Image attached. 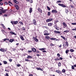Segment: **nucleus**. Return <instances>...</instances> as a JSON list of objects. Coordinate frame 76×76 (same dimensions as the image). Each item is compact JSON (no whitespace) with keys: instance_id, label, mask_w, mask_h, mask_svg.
<instances>
[{"instance_id":"nucleus-14","label":"nucleus","mask_w":76,"mask_h":76,"mask_svg":"<svg viewBox=\"0 0 76 76\" xmlns=\"http://www.w3.org/2000/svg\"><path fill=\"white\" fill-rule=\"evenodd\" d=\"M10 33L12 34V35H16V33L13 32V31H10Z\"/></svg>"},{"instance_id":"nucleus-55","label":"nucleus","mask_w":76,"mask_h":76,"mask_svg":"<svg viewBox=\"0 0 76 76\" xmlns=\"http://www.w3.org/2000/svg\"><path fill=\"white\" fill-rule=\"evenodd\" d=\"M20 24L21 25H23V23L22 22H20Z\"/></svg>"},{"instance_id":"nucleus-37","label":"nucleus","mask_w":76,"mask_h":76,"mask_svg":"<svg viewBox=\"0 0 76 76\" xmlns=\"http://www.w3.org/2000/svg\"><path fill=\"white\" fill-rule=\"evenodd\" d=\"M75 66H74H74H72V69H75V67H74Z\"/></svg>"},{"instance_id":"nucleus-61","label":"nucleus","mask_w":76,"mask_h":76,"mask_svg":"<svg viewBox=\"0 0 76 76\" xmlns=\"http://www.w3.org/2000/svg\"><path fill=\"white\" fill-rule=\"evenodd\" d=\"M50 46H54V45H53V44L52 43L50 44Z\"/></svg>"},{"instance_id":"nucleus-17","label":"nucleus","mask_w":76,"mask_h":76,"mask_svg":"<svg viewBox=\"0 0 76 76\" xmlns=\"http://www.w3.org/2000/svg\"><path fill=\"white\" fill-rule=\"evenodd\" d=\"M61 38H62L64 39V40H67V39L66 38H65V37H64L62 36H61Z\"/></svg>"},{"instance_id":"nucleus-10","label":"nucleus","mask_w":76,"mask_h":76,"mask_svg":"<svg viewBox=\"0 0 76 76\" xmlns=\"http://www.w3.org/2000/svg\"><path fill=\"white\" fill-rule=\"evenodd\" d=\"M15 7L17 10H19V6L18 5H15Z\"/></svg>"},{"instance_id":"nucleus-11","label":"nucleus","mask_w":76,"mask_h":76,"mask_svg":"<svg viewBox=\"0 0 76 76\" xmlns=\"http://www.w3.org/2000/svg\"><path fill=\"white\" fill-rule=\"evenodd\" d=\"M57 11L55 10H53L52 11V13H57Z\"/></svg>"},{"instance_id":"nucleus-31","label":"nucleus","mask_w":76,"mask_h":76,"mask_svg":"<svg viewBox=\"0 0 76 76\" xmlns=\"http://www.w3.org/2000/svg\"><path fill=\"white\" fill-rule=\"evenodd\" d=\"M69 50H66V54H67V53H69Z\"/></svg>"},{"instance_id":"nucleus-44","label":"nucleus","mask_w":76,"mask_h":76,"mask_svg":"<svg viewBox=\"0 0 76 76\" xmlns=\"http://www.w3.org/2000/svg\"><path fill=\"white\" fill-rule=\"evenodd\" d=\"M50 15H51V13L50 12H48V16H50Z\"/></svg>"},{"instance_id":"nucleus-24","label":"nucleus","mask_w":76,"mask_h":76,"mask_svg":"<svg viewBox=\"0 0 76 76\" xmlns=\"http://www.w3.org/2000/svg\"><path fill=\"white\" fill-rule=\"evenodd\" d=\"M14 41V39H10L9 40V42H12Z\"/></svg>"},{"instance_id":"nucleus-16","label":"nucleus","mask_w":76,"mask_h":76,"mask_svg":"<svg viewBox=\"0 0 76 76\" xmlns=\"http://www.w3.org/2000/svg\"><path fill=\"white\" fill-rule=\"evenodd\" d=\"M65 45L66 47H68L69 46V43L67 41L65 42Z\"/></svg>"},{"instance_id":"nucleus-60","label":"nucleus","mask_w":76,"mask_h":76,"mask_svg":"<svg viewBox=\"0 0 76 76\" xmlns=\"http://www.w3.org/2000/svg\"><path fill=\"white\" fill-rule=\"evenodd\" d=\"M39 69H40V68H37L36 69H37V70H39Z\"/></svg>"},{"instance_id":"nucleus-40","label":"nucleus","mask_w":76,"mask_h":76,"mask_svg":"<svg viewBox=\"0 0 76 76\" xmlns=\"http://www.w3.org/2000/svg\"><path fill=\"white\" fill-rule=\"evenodd\" d=\"M47 8L48 9V10H50V8L48 6H47Z\"/></svg>"},{"instance_id":"nucleus-42","label":"nucleus","mask_w":76,"mask_h":76,"mask_svg":"<svg viewBox=\"0 0 76 76\" xmlns=\"http://www.w3.org/2000/svg\"><path fill=\"white\" fill-rule=\"evenodd\" d=\"M6 10H4L2 11V13H4V12H6Z\"/></svg>"},{"instance_id":"nucleus-3","label":"nucleus","mask_w":76,"mask_h":76,"mask_svg":"<svg viewBox=\"0 0 76 76\" xmlns=\"http://www.w3.org/2000/svg\"><path fill=\"white\" fill-rule=\"evenodd\" d=\"M0 50L2 52H6L7 51V50L5 49L1 48L0 49Z\"/></svg>"},{"instance_id":"nucleus-53","label":"nucleus","mask_w":76,"mask_h":76,"mask_svg":"<svg viewBox=\"0 0 76 76\" xmlns=\"http://www.w3.org/2000/svg\"><path fill=\"white\" fill-rule=\"evenodd\" d=\"M5 76H9V74L8 73H6V75H5Z\"/></svg>"},{"instance_id":"nucleus-15","label":"nucleus","mask_w":76,"mask_h":76,"mask_svg":"<svg viewBox=\"0 0 76 76\" xmlns=\"http://www.w3.org/2000/svg\"><path fill=\"white\" fill-rule=\"evenodd\" d=\"M45 38L47 39H48V40H49V39H50V37H49V36H46Z\"/></svg>"},{"instance_id":"nucleus-20","label":"nucleus","mask_w":76,"mask_h":76,"mask_svg":"<svg viewBox=\"0 0 76 76\" xmlns=\"http://www.w3.org/2000/svg\"><path fill=\"white\" fill-rule=\"evenodd\" d=\"M8 3H9V4L10 5V6H13V4H12V3H11V2H10V1H9Z\"/></svg>"},{"instance_id":"nucleus-32","label":"nucleus","mask_w":76,"mask_h":76,"mask_svg":"<svg viewBox=\"0 0 76 76\" xmlns=\"http://www.w3.org/2000/svg\"><path fill=\"white\" fill-rule=\"evenodd\" d=\"M69 51L71 52H74V50L72 49H70L69 50Z\"/></svg>"},{"instance_id":"nucleus-6","label":"nucleus","mask_w":76,"mask_h":76,"mask_svg":"<svg viewBox=\"0 0 76 76\" xmlns=\"http://www.w3.org/2000/svg\"><path fill=\"white\" fill-rule=\"evenodd\" d=\"M33 38L34 39V41H36V42H38V39H37V38L34 37H33Z\"/></svg>"},{"instance_id":"nucleus-18","label":"nucleus","mask_w":76,"mask_h":76,"mask_svg":"<svg viewBox=\"0 0 76 76\" xmlns=\"http://www.w3.org/2000/svg\"><path fill=\"white\" fill-rule=\"evenodd\" d=\"M32 50L33 52H36L37 51V50L35 48H33L32 49Z\"/></svg>"},{"instance_id":"nucleus-9","label":"nucleus","mask_w":76,"mask_h":76,"mask_svg":"<svg viewBox=\"0 0 76 76\" xmlns=\"http://www.w3.org/2000/svg\"><path fill=\"white\" fill-rule=\"evenodd\" d=\"M33 23L34 24V25H37V23H36V21H35V19H34L33 20Z\"/></svg>"},{"instance_id":"nucleus-63","label":"nucleus","mask_w":76,"mask_h":76,"mask_svg":"<svg viewBox=\"0 0 76 76\" xmlns=\"http://www.w3.org/2000/svg\"><path fill=\"white\" fill-rule=\"evenodd\" d=\"M59 47L61 48V45H60L59 46Z\"/></svg>"},{"instance_id":"nucleus-2","label":"nucleus","mask_w":76,"mask_h":76,"mask_svg":"<svg viewBox=\"0 0 76 76\" xmlns=\"http://www.w3.org/2000/svg\"><path fill=\"white\" fill-rule=\"evenodd\" d=\"M11 23H12V25H13V23H14L15 25H16L18 23V21H13V22L11 21Z\"/></svg>"},{"instance_id":"nucleus-51","label":"nucleus","mask_w":76,"mask_h":76,"mask_svg":"<svg viewBox=\"0 0 76 76\" xmlns=\"http://www.w3.org/2000/svg\"><path fill=\"white\" fill-rule=\"evenodd\" d=\"M50 39H51V40H54V38H50Z\"/></svg>"},{"instance_id":"nucleus-36","label":"nucleus","mask_w":76,"mask_h":76,"mask_svg":"<svg viewBox=\"0 0 76 76\" xmlns=\"http://www.w3.org/2000/svg\"><path fill=\"white\" fill-rule=\"evenodd\" d=\"M22 29L23 31H25L26 29L24 27H22Z\"/></svg>"},{"instance_id":"nucleus-33","label":"nucleus","mask_w":76,"mask_h":76,"mask_svg":"<svg viewBox=\"0 0 76 76\" xmlns=\"http://www.w3.org/2000/svg\"><path fill=\"white\" fill-rule=\"evenodd\" d=\"M0 10H1V11H3V8L2 7H0Z\"/></svg>"},{"instance_id":"nucleus-35","label":"nucleus","mask_w":76,"mask_h":76,"mask_svg":"<svg viewBox=\"0 0 76 76\" xmlns=\"http://www.w3.org/2000/svg\"><path fill=\"white\" fill-rule=\"evenodd\" d=\"M58 66L59 67H60V66H61V63L59 62L58 63Z\"/></svg>"},{"instance_id":"nucleus-7","label":"nucleus","mask_w":76,"mask_h":76,"mask_svg":"<svg viewBox=\"0 0 76 76\" xmlns=\"http://www.w3.org/2000/svg\"><path fill=\"white\" fill-rule=\"evenodd\" d=\"M48 26H53V23H48Z\"/></svg>"},{"instance_id":"nucleus-41","label":"nucleus","mask_w":76,"mask_h":76,"mask_svg":"<svg viewBox=\"0 0 76 76\" xmlns=\"http://www.w3.org/2000/svg\"><path fill=\"white\" fill-rule=\"evenodd\" d=\"M2 41L3 42H4V41H6V39H3L2 40Z\"/></svg>"},{"instance_id":"nucleus-25","label":"nucleus","mask_w":76,"mask_h":76,"mask_svg":"<svg viewBox=\"0 0 76 76\" xmlns=\"http://www.w3.org/2000/svg\"><path fill=\"white\" fill-rule=\"evenodd\" d=\"M3 62L4 64H7V62L6 61H4Z\"/></svg>"},{"instance_id":"nucleus-62","label":"nucleus","mask_w":76,"mask_h":76,"mask_svg":"<svg viewBox=\"0 0 76 76\" xmlns=\"http://www.w3.org/2000/svg\"><path fill=\"white\" fill-rule=\"evenodd\" d=\"M71 7H72V8H73L74 7H73V5H71Z\"/></svg>"},{"instance_id":"nucleus-30","label":"nucleus","mask_w":76,"mask_h":76,"mask_svg":"<svg viewBox=\"0 0 76 76\" xmlns=\"http://www.w3.org/2000/svg\"><path fill=\"white\" fill-rule=\"evenodd\" d=\"M47 33H48V31L47 30H45L43 32L44 34H46Z\"/></svg>"},{"instance_id":"nucleus-26","label":"nucleus","mask_w":76,"mask_h":76,"mask_svg":"<svg viewBox=\"0 0 76 76\" xmlns=\"http://www.w3.org/2000/svg\"><path fill=\"white\" fill-rule=\"evenodd\" d=\"M14 2H15L16 3V4H18V3H19L16 0H14Z\"/></svg>"},{"instance_id":"nucleus-45","label":"nucleus","mask_w":76,"mask_h":76,"mask_svg":"<svg viewBox=\"0 0 76 76\" xmlns=\"http://www.w3.org/2000/svg\"><path fill=\"white\" fill-rule=\"evenodd\" d=\"M60 59L58 58H55V61H57V60H60Z\"/></svg>"},{"instance_id":"nucleus-8","label":"nucleus","mask_w":76,"mask_h":76,"mask_svg":"<svg viewBox=\"0 0 76 76\" xmlns=\"http://www.w3.org/2000/svg\"><path fill=\"white\" fill-rule=\"evenodd\" d=\"M54 32H55V33H56V34H60V33H61V32L60 31L56 30H55L54 31Z\"/></svg>"},{"instance_id":"nucleus-56","label":"nucleus","mask_w":76,"mask_h":76,"mask_svg":"<svg viewBox=\"0 0 76 76\" xmlns=\"http://www.w3.org/2000/svg\"><path fill=\"white\" fill-rule=\"evenodd\" d=\"M42 52H43V53H47V52L46 50H43Z\"/></svg>"},{"instance_id":"nucleus-28","label":"nucleus","mask_w":76,"mask_h":76,"mask_svg":"<svg viewBox=\"0 0 76 76\" xmlns=\"http://www.w3.org/2000/svg\"><path fill=\"white\" fill-rule=\"evenodd\" d=\"M59 3H61V1L60 0H59L56 2V3H57V4H58Z\"/></svg>"},{"instance_id":"nucleus-39","label":"nucleus","mask_w":76,"mask_h":76,"mask_svg":"<svg viewBox=\"0 0 76 76\" xmlns=\"http://www.w3.org/2000/svg\"><path fill=\"white\" fill-rule=\"evenodd\" d=\"M29 1L31 3H33V1H32V0H29Z\"/></svg>"},{"instance_id":"nucleus-4","label":"nucleus","mask_w":76,"mask_h":76,"mask_svg":"<svg viewBox=\"0 0 76 76\" xmlns=\"http://www.w3.org/2000/svg\"><path fill=\"white\" fill-rule=\"evenodd\" d=\"M53 20V19L51 18H50L49 19H48L46 20L47 22H51Z\"/></svg>"},{"instance_id":"nucleus-54","label":"nucleus","mask_w":76,"mask_h":76,"mask_svg":"<svg viewBox=\"0 0 76 76\" xmlns=\"http://www.w3.org/2000/svg\"><path fill=\"white\" fill-rule=\"evenodd\" d=\"M9 61L10 62H12V59H9Z\"/></svg>"},{"instance_id":"nucleus-57","label":"nucleus","mask_w":76,"mask_h":76,"mask_svg":"<svg viewBox=\"0 0 76 76\" xmlns=\"http://www.w3.org/2000/svg\"><path fill=\"white\" fill-rule=\"evenodd\" d=\"M73 31H76V28H75V29H72Z\"/></svg>"},{"instance_id":"nucleus-1","label":"nucleus","mask_w":76,"mask_h":76,"mask_svg":"<svg viewBox=\"0 0 76 76\" xmlns=\"http://www.w3.org/2000/svg\"><path fill=\"white\" fill-rule=\"evenodd\" d=\"M58 5L60 6H61L63 7H66V5L62 4H58Z\"/></svg>"},{"instance_id":"nucleus-13","label":"nucleus","mask_w":76,"mask_h":76,"mask_svg":"<svg viewBox=\"0 0 76 76\" xmlns=\"http://www.w3.org/2000/svg\"><path fill=\"white\" fill-rule=\"evenodd\" d=\"M46 48H40L39 49V50H41V51H42L43 50H46Z\"/></svg>"},{"instance_id":"nucleus-27","label":"nucleus","mask_w":76,"mask_h":76,"mask_svg":"<svg viewBox=\"0 0 76 76\" xmlns=\"http://www.w3.org/2000/svg\"><path fill=\"white\" fill-rule=\"evenodd\" d=\"M50 35V33H46L44 34V35Z\"/></svg>"},{"instance_id":"nucleus-19","label":"nucleus","mask_w":76,"mask_h":76,"mask_svg":"<svg viewBox=\"0 0 76 76\" xmlns=\"http://www.w3.org/2000/svg\"><path fill=\"white\" fill-rule=\"evenodd\" d=\"M20 38L23 41L24 40V38H23V37L22 35L20 36Z\"/></svg>"},{"instance_id":"nucleus-50","label":"nucleus","mask_w":76,"mask_h":76,"mask_svg":"<svg viewBox=\"0 0 76 76\" xmlns=\"http://www.w3.org/2000/svg\"><path fill=\"white\" fill-rule=\"evenodd\" d=\"M56 72L57 73H60V71H58V70H56Z\"/></svg>"},{"instance_id":"nucleus-23","label":"nucleus","mask_w":76,"mask_h":76,"mask_svg":"<svg viewBox=\"0 0 76 76\" xmlns=\"http://www.w3.org/2000/svg\"><path fill=\"white\" fill-rule=\"evenodd\" d=\"M63 25L65 26V27H67V25H66V24L65 23H63Z\"/></svg>"},{"instance_id":"nucleus-29","label":"nucleus","mask_w":76,"mask_h":76,"mask_svg":"<svg viewBox=\"0 0 76 76\" xmlns=\"http://www.w3.org/2000/svg\"><path fill=\"white\" fill-rule=\"evenodd\" d=\"M64 32H66V33H67V32H69V30H66L64 31Z\"/></svg>"},{"instance_id":"nucleus-43","label":"nucleus","mask_w":76,"mask_h":76,"mask_svg":"<svg viewBox=\"0 0 76 76\" xmlns=\"http://www.w3.org/2000/svg\"><path fill=\"white\" fill-rule=\"evenodd\" d=\"M25 60L26 61H30V60L28 59H26Z\"/></svg>"},{"instance_id":"nucleus-22","label":"nucleus","mask_w":76,"mask_h":76,"mask_svg":"<svg viewBox=\"0 0 76 76\" xmlns=\"http://www.w3.org/2000/svg\"><path fill=\"white\" fill-rule=\"evenodd\" d=\"M65 10L66 13L67 14L68 13L67 12H69V10H68L66 8H65Z\"/></svg>"},{"instance_id":"nucleus-12","label":"nucleus","mask_w":76,"mask_h":76,"mask_svg":"<svg viewBox=\"0 0 76 76\" xmlns=\"http://www.w3.org/2000/svg\"><path fill=\"white\" fill-rule=\"evenodd\" d=\"M32 58V56H31L27 55V58L29 59V58Z\"/></svg>"},{"instance_id":"nucleus-59","label":"nucleus","mask_w":76,"mask_h":76,"mask_svg":"<svg viewBox=\"0 0 76 76\" xmlns=\"http://www.w3.org/2000/svg\"><path fill=\"white\" fill-rule=\"evenodd\" d=\"M17 67H20V64H17Z\"/></svg>"},{"instance_id":"nucleus-21","label":"nucleus","mask_w":76,"mask_h":76,"mask_svg":"<svg viewBox=\"0 0 76 76\" xmlns=\"http://www.w3.org/2000/svg\"><path fill=\"white\" fill-rule=\"evenodd\" d=\"M30 10H29V13H32V8H31L29 9Z\"/></svg>"},{"instance_id":"nucleus-38","label":"nucleus","mask_w":76,"mask_h":76,"mask_svg":"<svg viewBox=\"0 0 76 76\" xmlns=\"http://www.w3.org/2000/svg\"><path fill=\"white\" fill-rule=\"evenodd\" d=\"M72 25H76V23H71Z\"/></svg>"},{"instance_id":"nucleus-52","label":"nucleus","mask_w":76,"mask_h":76,"mask_svg":"<svg viewBox=\"0 0 76 76\" xmlns=\"http://www.w3.org/2000/svg\"><path fill=\"white\" fill-rule=\"evenodd\" d=\"M0 5H1V6H2L3 5V4L2 3H0Z\"/></svg>"},{"instance_id":"nucleus-49","label":"nucleus","mask_w":76,"mask_h":76,"mask_svg":"<svg viewBox=\"0 0 76 76\" xmlns=\"http://www.w3.org/2000/svg\"><path fill=\"white\" fill-rule=\"evenodd\" d=\"M32 50H28V53H32Z\"/></svg>"},{"instance_id":"nucleus-58","label":"nucleus","mask_w":76,"mask_h":76,"mask_svg":"<svg viewBox=\"0 0 76 76\" xmlns=\"http://www.w3.org/2000/svg\"><path fill=\"white\" fill-rule=\"evenodd\" d=\"M4 16L5 17H7V14H5V15H4Z\"/></svg>"},{"instance_id":"nucleus-47","label":"nucleus","mask_w":76,"mask_h":76,"mask_svg":"<svg viewBox=\"0 0 76 76\" xmlns=\"http://www.w3.org/2000/svg\"><path fill=\"white\" fill-rule=\"evenodd\" d=\"M62 71L64 73L66 72V70L64 69H63Z\"/></svg>"},{"instance_id":"nucleus-48","label":"nucleus","mask_w":76,"mask_h":76,"mask_svg":"<svg viewBox=\"0 0 76 76\" xmlns=\"http://www.w3.org/2000/svg\"><path fill=\"white\" fill-rule=\"evenodd\" d=\"M57 55L58 56V57H60V54L59 53H58L57 54Z\"/></svg>"},{"instance_id":"nucleus-34","label":"nucleus","mask_w":76,"mask_h":76,"mask_svg":"<svg viewBox=\"0 0 76 76\" xmlns=\"http://www.w3.org/2000/svg\"><path fill=\"white\" fill-rule=\"evenodd\" d=\"M63 47H64V48L66 47V44H65L64 42V43H63Z\"/></svg>"},{"instance_id":"nucleus-64","label":"nucleus","mask_w":76,"mask_h":76,"mask_svg":"<svg viewBox=\"0 0 76 76\" xmlns=\"http://www.w3.org/2000/svg\"><path fill=\"white\" fill-rule=\"evenodd\" d=\"M59 58H60V60H61L63 59V58H62L61 57H60Z\"/></svg>"},{"instance_id":"nucleus-5","label":"nucleus","mask_w":76,"mask_h":76,"mask_svg":"<svg viewBox=\"0 0 76 76\" xmlns=\"http://www.w3.org/2000/svg\"><path fill=\"white\" fill-rule=\"evenodd\" d=\"M37 10L38 12H40L41 13H42V10H41V9H39V8H38L37 9Z\"/></svg>"},{"instance_id":"nucleus-46","label":"nucleus","mask_w":76,"mask_h":76,"mask_svg":"<svg viewBox=\"0 0 76 76\" xmlns=\"http://www.w3.org/2000/svg\"><path fill=\"white\" fill-rule=\"evenodd\" d=\"M1 26H3V28H4V27H5V26H4V25L3 24H1Z\"/></svg>"}]
</instances>
